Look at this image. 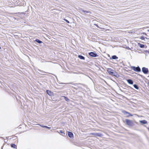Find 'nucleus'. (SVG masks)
<instances>
[{"label":"nucleus","mask_w":149,"mask_h":149,"mask_svg":"<svg viewBox=\"0 0 149 149\" xmlns=\"http://www.w3.org/2000/svg\"><path fill=\"white\" fill-rule=\"evenodd\" d=\"M107 71L109 74L116 77H117V76L118 75L117 72L116 71L113 70L112 69L110 68H108Z\"/></svg>","instance_id":"obj_1"},{"label":"nucleus","mask_w":149,"mask_h":149,"mask_svg":"<svg viewBox=\"0 0 149 149\" xmlns=\"http://www.w3.org/2000/svg\"><path fill=\"white\" fill-rule=\"evenodd\" d=\"M125 122L127 125L130 126L132 127L134 125V124L133 122L130 120L126 119L125 120Z\"/></svg>","instance_id":"obj_2"},{"label":"nucleus","mask_w":149,"mask_h":149,"mask_svg":"<svg viewBox=\"0 0 149 149\" xmlns=\"http://www.w3.org/2000/svg\"><path fill=\"white\" fill-rule=\"evenodd\" d=\"M131 68L132 70L137 72H139L141 71V69L139 66H138L137 67L132 66L131 67Z\"/></svg>","instance_id":"obj_3"},{"label":"nucleus","mask_w":149,"mask_h":149,"mask_svg":"<svg viewBox=\"0 0 149 149\" xmlns=\"http://www.w3.org/2000/svg\"><path fill=\"white\" fill-rule=\"evenodd\" d=\"M122 113L126 115L127 117H128L130 116H133L132 114L125 110L123 111H122Z\"/></svg>","instance_id":"obj_4"},{"label":"nucleus","mask_w":149,"mask_h":149,"mask_svg":"<svg viewBox=\"0 0 149 149\" xmlns=\"http://www.w3.org/2000/svg\"><path fill=\"white\" fill-rule=\"evenodd\" d=\"M142 72L145 74H147L148 72V68L143 67L142 68Z\"/></svg>","instance_id":"obj_5"},{"label":"nucleus","mask_w":149,"mask_h":149,"mask_svg":"<svg viewBox=\"0 0 149 149\" xmlns=\"http://www.w3.org/2000/svg\"><path fill=\"white\" fill-rule=\"evenodd\" d=\"M88 54L90 56L93 57H96L97 56H98L96 53L95 52H91L89 53Z\"/></svg>","instance_id":"obj_6"},{"label":"nucleus","mask_w":149,"mask_h":149,"mask_svg":"<svg viewBox=\"0 0 149 149\" xmlns=\"http://www.w3.org/2000/svg\"><path fill=\"white\" fill-rule=\"evenodd\" d=\"M82 12L84 13V14L86 15V13H88V14L86 15L87 16L90 15V14H91V12L90 11H85V10H82Z\"/></svg>","instance_id":"obj_7"},{"label":"nucleus","mask_w":149,"mask_h":149,"mask_svg":"<svg viewBox=\"0 0 149 149\" xmlns=\"http://www.w3.org/2000/svg\"><path fill=\"white\" fill-rule=\"evenodd\" d=\"M68 135L69 137L72 138L73 136V133L70 132H68Z\"/></svg>","instance_id":"obj_8"},{"label":"nucleus","mask_w":149,"mask_h":149,"mask_svg":"<svg viewBox=\"0 0 149 149\" xmlns=\"http://www.w3.org/2000/svg\"><path fill=\"white\" fill-rule=\"evenodd\" d=\"M127 82L130 84H132L133 83V81L131 79H128L127 80Z\"/></svg>","instance_id":"obj_9"},{"label":"nucleus","mask_w":149,"mask_h":149,"mask_svg":"<svg viewBox=\"0 0 149 149\" xmlns=\"http://www.w3.org/2000/svg\"><path fill=\"white\" fill-rule=\"evenodd\" d=\"M140 122L143 124H146L147 123V122L145 120H140Z\"/></svg>","instance_id":"obj_10"},{"label":"nucleus","mask_w":149,"mask_h":149,"mask_svg":"<svg viewBox=\"0 0 149 149\" xmlns=\"http://www.w3.org/2000/svg\"><path fill=\"white\" fill-rule=\"evenodd\" d=\"M78 57L81 59L84 60H85V57L84 56H83L82 55H79L78 56Z\"/></svg>","instance_id":"obj_11"},{"label":"nucleus","mask_w":149,"mask_h":149,"mask_svg":"<svg viewBox=\"0 0 149 149\" xmlns=\"http://www.w3.org/2000/svg\"><path fill=\"white\" fill-rule=\"evenodd\" d=\"M62 97H64L65 100L67 102H69L70 101L69 99L65 96H63Z\"/></svg>","instance_id":"obj_12"},{"label":"nucleus","mask_w":149,"mask_h":149,"mask_svg":"<svg viewBox=\"0 0 149 149\" xmlns=\"http://www.w3.org/2000/svg\"><path fill=\"white\" fill-rule=\"evenodd\" d=\"M138 45L139 46V47L141 48H144L145 47V46L144 45L138 43Z\"/></svg>","instance_id":"obj_13"},{"label":"nucleus","mask_w":149,"mask_h":149,"mask_svg":"<svg viewBox=\"0 0 149 149\" xmlns=\"http://www.w3.org/2000/svg\"><path fill=\"white\" fill-rule=\"evenodd\" d=\"M47 93L49 95H51L52 93L50 91L47 90L46 91Z\"/></svg>","instance_id":"obj_14"},{"label":"nucleus","mask_w":149,"mask_h":149,"mask_svg":"<svg viewBox=\"0 0 149 149\" xmlns=\"http://www.w3.org/2000/svg\"><path fill=\"white\" fill-rule=\"evenodd\" d=\"M111 58L113 59H116L118 58V57L116 55H113L112 56Z\"/></svg>","instance_id":"obj_15"},{"label":"nucleus","mask_w":149,"mask_h":149,"mask_svg":"<svg viewBox=\"0 0 149 149\" xmlns=\"http://www.w3.org/2000/svg\"><path fill=\"white\" fill-rule=\"evenodd\" d=\"M10 146L11 147L13 148H16V145L12 143L11 144Z\"/></svg>","instance_id":"obj_16"},{"label":"nucleus","mask_w":149,"mask_h":149,"mask_svg":"<svg viewBox=\"0 0 149 149\" xmlns=\"http://www.w3.org/2000/svg\"><path fill=\"white\" fill-rule=\"evenodd\" d=\"M36 40V42H38V43L39 44H40V43H41L42 42V41H41L38 39H37L36 40Z\"/></svg>","instance_id":"obj_17"},{"label":"nucleus","mask_w":149,"mask_h":149,"mask_svg":"<svg viewBox=\"0 0 149 149\" xmlns=\"http://www.w3.org/2000/svg\"><path fill=\"white\" fill-rule=\"evenodd\" d=\"M134 87L136 89H138L139 88L138 86V85L136 84H134L133 85Z\"/></svg>","instance_id":"obj_18"},{"label":"nucleus","mask_w":149,"mask_h":149,"mask_svg":"<svg viewBox=\"0 0 149 149\" xmlns=\"http://www.w3.org/2000/svg\"><path fill=\"white\" fill-rule=\"evenodd\" d=\"M92 134V135H94L95 134V135L96 136H101V134H99V133H96L95 134Z\"/></svg>","instance_id":"obj_19"},{"label":"nucleus","mask_w":149,"mask_h":149,"mask_svg":"<svg viewBox=\"0 0 149 149\" xmlns=\"http://www.w3.org/2000/svg\"><path fill=\"white\" fill-rule=\"evenodd\" d=\"M140 38L142 40H144L145 38L143 36H141Z\"/></svg>","instance_id":"obj_20"},{"label":"nucleus","mask_w":149,"mask_h":149,"mask_svg":"<svg viewBox=\"0 0 149 149\" xmlns=\"http://www.w3.org/2000/svg\"><path fill=\"white\" fill-rule=\"evenodd\" d=\"M44 128H45L49 129L51 128V127H49L47 126H46V125L44 126Z\"/></svg>","instance_id":"obj_21"},{"label":"nucleus","mask_w":149,"mask_h":149,"mask_svg":"<svg viewBox=\"0 0 149 149\" xmlns=\"http://www.w3.org/2000/svg\"><path fill=\"white\" fill-rule=\"evenodd\" d=\"M64 21H65L66 22L68 23H70V22H69V21H68V20H67L66 19H64Z\"/></svg>","instance_id":"obj_22"},{"label":"nucleus","mask_w":149,"mask_h":149,"mask_svg":"<svg viewBox=\"0 0 149 149\" xmlns=\"http://www.w3.org/2000/svg\"><path fill=\"white\" fill-rule=\"evenodd\" d=\"M60 132L62 134H63L64 133V132H63V131L62 130H60L59 132Z\"/></svg>","instance_id":"obj_23"},{"label":"nucleus","mask_w":149,"mask_h":149,"mask_svg":"<svg viewBox=\"0 0 149 149\" xmlns=\"http://www.w3.org/2000/svg\"><path fill=\"white\" fill-rule=\"evenodd\" d=\"M40 125L41 127H43V128H44V126L45 125Z\"/></svg>","instance_id":"obj_24"},{"label":"nucleus","mask_w":149,"mask_h":149,"mask_svg":"<svg viewBox=\"0 0 149 149\" xmlns=\"http://www.w3.org/2000/svg\"><path fill=\"white\" fill-rule=\"evenodd\" d=\"M145 52H147V53H148L149 54V51H148L146 50V51H145Z\"/></svg>","instance_id":"obj_25"},{"label":"nucleus","mask_w":149,"mask_h":149,"mask_svg":"<svg viewBox=\"0 0 149 149\" xmlns=\"http://www.w3.org/2000/svg\"><path fill=\"white\" fill-rule=\"evenodd\" d=\"M97 28H99V26L97 25Z\"/></svg>","instance_id":"obj_26"},{"label":"nucleus","mask_w":149,"mask_h":149,"mask_svg":"<svg viewBox=\"0 0 149 149\" xmlns=\"http://www.w3.org/2000/svg\"><path fill=\"white\" fill-rule=\"evenodd\" d=\"M61 84H64V83H60Z\"/></svg>","instance_id":"obj_27"},{"label":"nucleus","mask_w":149,"mask_h":149,"mask_svg":"<svg viewBox=\"0 0 149 149\" xmlns=\"http://www.w3.org/2000/svg\"><path fill=\"white\" fill-rule=\"evenodd\" d=\"M1 49V47L0 46V49Z\"/></svg>","instance_id":"obj_28"},{"label":"nucleus","mask_w":149,"mask_h":149,"mask_svg":"<svg viewBox=\"0 0 149 149\" xmlns=\"http://www.w3.org/2000/svg\"><path fill=\"white\" fill-rule=\"evenodd\" d=\"M148 84L149 85V82H148Z\"/></svg>","instance_id":"obj_29"}]
</instances>
